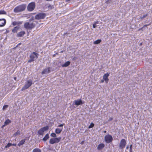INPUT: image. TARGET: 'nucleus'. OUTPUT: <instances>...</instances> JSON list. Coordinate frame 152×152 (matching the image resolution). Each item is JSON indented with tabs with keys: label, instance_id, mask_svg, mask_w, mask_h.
Instances as JSON below:
<instances>
[{
	"label": "nucleus",
	"instance_id": "f257e3e1",
	"mask_svg": "<svg viewBox=\"0 0 152 152\" xmlns=\"http://www.w3.org/2000/svg\"><path fill=\"white\" fill-rule=\"evenodd\" d=\"M26 4H22L16 7L13 10V11L15 13H18L24 10L26 7Z\"/></svg>",
	"mask_w": 152,
	"mask_h": 152
},
{
	"label": "nucleus",
	"instance_id": "f03ea898",
	"mask_svg": "<svg viewBox=\"0 0 152 152\" xmlns=\"http://www.w3.org/2000/svg\"><path fill=\"white\" fill-rule=\"evenodd\" d=\"M39 54L35 52H33L30 56V59L28 61V63H30L35 60L38 57Z\"/></svg>",
	"mask_w": 152,
	"mask_h": 152
},
{
	"label": "nucleus",
	"instance_id": "7ed1b4c3",
	"mask_svg": "<svg viewBox=\"0 0 152 152\" xmlns=\"http://www.w3.org/2000/svg\"><path fill=\"white\" fill-rule=\"evenodd\" d=\"M33 84L32 80L31 79H29L26 82L24 86L21 89V91H23L28 88Z\"/></svg>",
	"mask_w": 152,
	"mask_h": 152
},
{
	"label": "nucleus",
	"instance_id": "20e7f679",
	"mask_svg": "<svg viewBox=\"0 0 152 152\" xmlns=\"http://www.w3.org/2000/svg\"><path fill=\"white\" fill-rule=\"evenodd\" d=\"M46 16V14L44 12H41L37 14L35 16V19L39 20L44 19Z\"/></svg>",
	"mask_w": 152,
	"mask_h": 152
},
{
	"label": "nucleus",
	"instance_id": "39448f33",
	"mask_svg": "<svg viewBox=\"0 0 152 152\" xmlns=\"http://www.w3.org/2000/svg\"><path fill=\"white\" fill-rule=\"evenodd\" d=\"M61 138V137L51 138L49 142L50 144H52L58 143L60 142Z\"/></svg>",
	"mask_w": 152,
	"mask_h": 152
},
{
	"label": "nucleus",
	"instance_id": "423d86ee",
	"mask_svg": "<svg viewBox=\"0 0 152 152\" xmlns=\"http://www.w3.org/2000/svg\"><path fill=\"white\" fill-rule=\"evenodd\" d=\"M24 26L27 29H31L35 27V24L33 23H30L29 22H26L24 23Z\"/></svg>",
	"mask_w": 152,
	"mask_h": 152
},
{
	"label": "nucleus",
	"instance_id": "0eeeda50",
	"mask_svg": "<svg viewBox=\"0 0 152 152\" xmlns=\"http://www.w3.org/2000/svg\"><path fill=\"white\" fill-rule=\"evenodd\" d=\"M35 7V4L34 2H31L28 4L27 6L28 10L29 11H32L34 10Z\"/></svg>",
	"mask_w": 152,
	"mask_h": 152
},
{
	"label": "nucleus",
	"instance_id": "6e6552de",
	"mask_svg": "<svg viewBox=\"0 0 152 152\" xmlns=\"http://www.w3.org/2000/svg\"><path fill=\"white\" fill-rule=\"evenodd\" d=\"M126 144V140L124 139H122L121 140L119 145L120 149H123L125 147Z\"/></svg>",
	"mask_w": 152,
	"mask_h": 152
},
{
	"label": "nucleus",
	"instance_id": "1a4fd4ad",
	"mask_svg": "<svg viewBox=\"0 0 152 152\" xmlns=\"http://www.w3.org/2000/svg\"><path fill=\"white\" fill-rule=\"evenodd\" d=\"M113 140V137L110 135L108 134L105 136V142L107 143L111 142Z\"/></svg>",
	"mask_w": 152,
	"mask_h": 152
},
{
	"label": "nucleus",
	"instance_id": "9d476101",
	"mask_svg": "<svg viewBox=\"0 0 152 152\" xmlns=\"http://www.w3.org/2000/svg\"><path fill=\"white\" fill-rule=\"evenodd\" d=\"M73 103L75 105L78 106L83 104L84 103V102L82 101L81 99H77L75 100Z\"/></svg>",
	"mask_w": 152,
	"mask_h": 152
},
{
	"label": "nucleus",
	"instance_id": "9b49d317",
	"mask_svg": "<svg viewBox=\"0 0 152 152\" xmlns=\"http://www.w3.org/2000/svg\"><path fill=\"white\" fill-rule=\"evenodd\" d=\"M50 67H48L47 69H44L42 72V74H47L50 73Z\"/></svg>",
	"mask_w": 152,
	"mask_h": 152
},
{
	"label": "nucleus",
	"instance_id": "f8f14e48",
	"mask_svg": "<svg viewBox=\"0 0 152 152\" xmlns=\"http://www.w3.org/2000/svg\"><path fill=\"white\" fill-rule=\"evenodd\" d=\"M6 23V20L4 19H0V27L4 26Z\"/></svg>",
	"mask_w": 152,
	"mask_h": 152
},
{
	"label": "nucleus",
	"instance_id": "ddd939ff",
	"mask_svg": "<svg viewBox=\"0 0 152 152\" xmlns=\"http://www.w3.org/2000/svg\"><path fill=\"white\" fill-rule=\"evenodd\" d=\"M25 33V32L24 31H20L17 34V36L18 37H22Z\"/></svg>",
	"mask_w": 152,
	"mask_h": 152
},
{
	"label": "nucleus",
	"instance_id": "4468645a",
	"mask_svg": "<svg viewBox=\"0 0 152 152\" xmlns=\"http://www.w3.org/2000/svg\"><path fill=\"white\" fill-rule=\"evenodd\" d=\"M20 26H17L15 27L12 30V32L13 33L16 32L20 28Z\"/></svg>",
	"mask_w": 152,
	"mask_h": 152
},
{
	"label": "nucleus",
	"instance_id": "2eb2a0df",
	"mask_svg": "<svg viewBox=\"0 0 152 152\" xmlns=\"http://www.w3.org/2000/svg\"><path fill=\"white\" fill-rule=\"evenodd\" d=\"M104 146V145L103 143H101L99 144L97 147V149L99 150H101L102 148H103Z\"/></svg>",
	"mask_w": 152,
	"mask_h": 152
},
{
	"label": "nucleus",
	"instance_id": "dca6fc26",
	"mask_svg": "<svg viewBox=\"0 0 152 152\" xmlns=\"http://www.w3.org/2000/svg\"><path fill=\"white\" fill-rule=\"evenodd\" d=\"M22 23L20 21H14L12 22V24L13 26L16 25H18V26Z\"/></svg>",
	"mask_w": 152,
	"mask_h": 152
},
{
	"label": "nucleus",
	"instance_id": "f3484780",
	"mask_svg": "<svg viewBox=\"0 0 152 152\" xmlns=\"http://www.w3.org/2000/svg\"><path fill=\"white\" fill-rule=\"evenodd\" d=\"M49 138V136L48 134H46L42 139L43 141H46Z\"/></svg>",
	"mask_w": 152,
	"mask_h": 152
},
{
	"label": "nucleus",
	"instance_id": "a211bd4d",
	"mask_svg": "<svg viewBox=\"0 0 152 152\" xmlns=\"http://www.w3.org/2000/svg\"><path fill=\"white\" fill-rule=\"evenodd\" d=\"M26 139H24L21 140L18 144V145L19 146L23 145L26 141Z\"/></svg>",
	"mask_w": 152,
	"mask_h": 152
},
{
	"label": "nucleus",
	"instance_id": "6ab92c4d",
	"mask_svg": "<svg viewBox=\"0 0 152 152\" xmlns=\"http://www.w3.org/2000/svg\"><path fill=\"white\" fill-rule=\"evenodd\" d=\"M62 129L63 128H62L61 129L59 128L56 129L55 130V132L57 134H59L62 131Z\"/></svg>",
	"mask_w": 152,
	"mask_h": 152
},
{
	"label": "nucleus",
	"instance_id": "aec40b11",
	"mask_svg": "<svg viewBox=\"0 0 152 152\" xmlns=\"http://www.w3.org/2000/svg\"><path fill=\"white\" fill-rule=\"evenodd\" d=\"M70 64V62L69 61H67L65 63H64L62 65V66L63 67H67L69 66Z\"/></svg>",
	"mask_w": 152,
	"mask_h": 152
},
{
	"label": "nucleus",
	"instance_id": "412c9836",
	"mask_svg": "<svg viewBox=\"0 0 152 152\" xmlns=\"http://www.w3.org/2000/svg\"><path fill=\"white\" fill-rule=\"evenodd\" d=\"M43 131L42 128L39 129L37 132V133L40 135H43L44 133Z\"/></svg>",
	"mask_w": 152,
	"mask_h": 152
},
{
	"label": "nucleus",
	"instance_id": "4be33fe9",
	"mask_svg": "<svg viewBox=\"0 0 152 152\" xmlns=\"http://www.w3.org/2000/svg\"><path fill=\"white\" fill-rule=\"evenodd\" d=\"M11 123V121L9 119H7L4 122V124L2 126V127L6 125H8V124Z\"/></svg>",
	"mask_w": 152,
	"mask_h": 152
},
{
	"label": "nucleus",
	"instance_id": "5701e85b",
	"mask_svg": "<svg viewBox=\"0 0 152 152\" xmlns=\"http://www.w3.org/2000/svg\"><path fill=\"white\" fill-rule=\"evenodd\" d=\"M32 152H42V151L40 149L36 148L33 150Z\"/></svg>",
	"mask_w": 152,
	"mask_h": 152
},
{
	"label": "nucleus",
	"instance_id": "b1692460",
	"mask_svg": "<svg viewBox=\"0 0 152 152\" xmlns=\"http://www.w3.org/2000/svg\"><path fill=\"white\" fill-rule=\"evenodd\" d=\"M42 130L43 131V132H44L46 130H47L49 129V126H47L45 127H44L41 128Z\"/></svg>",
	"mask_w": 152,
	"mask_h": 152
},
{
	"label": "nucleus",
	"instance_id": "393cba45",
	"mask_svg": "<svg viewBox=\"0 0 152 152\" xmlns=\"http://www.w3.org/2000/svg\"><path fill=\"white\" fill-rule=\"evenodd\" d=\"M101 42V40L100 39H98L95 41L94 42V44H98L100 43Z\"/></svg>",
	"mask_w": 152,
	"mask_h": 152
},
{
	"label": "nucleus",
	"instance_id": "a878e982",
	"mask_svg": "<svg viewBox=\"0 0 152 152\" xmlns=\"http://www.w3.org/2000/svg\"><path fill=\"white\" fill-rule=\"evenodd\" d=\"M19 134H20V131L19 130H18L17 132H16L14 134V136H16L17 135Z\"/></svg>",
	"mask_w": 152,
	"mask_h": 152
},
{
	"label": "nucleus",
	"instance_id": "bb28decb",
	"mask_svg": "<svg viewBox=\"0 0 152 152\" xmlns=\"http://www.w3.org/2000/svg\"><path fill=\"white\" fill-rule=\"evenodd\" d=\"M6 12L3 10H0V15L1 14H6Z\"/></svg>",
	"mask_w": 152,
	"mask_h": 152
},
{
	"label": "nucleus",
	"instance_id": "cd10ccee",
	"mask_svg": "<svg viewBox=\"0 0 152 152\" xmlns=\"http://www.w3.org/2000/svg\"><path fill=\"white\" fill-rule=\"evenodd\" d=\"M94 125V124L93 123H91L90 125L88 126V128L90 129L93 127Z\"/></svg>",
	"mask_w": 152,
	"mask_h": 152
},
{
	"label": "nucleus",
	"instance_id": "c85d7f7f",
	"mask_svg": "<svg viewBox=\"0 0 152 152\" xmlns=\"http://www.w3.org/2000/svg\"><path fill=\"white\" fill-rule=\"evenodd\" d=\"M12 145V143H8V144L6 145L5 146V148H9Z\"/></svg>",
	"mask_w": 152,
	"mask_h": 152
},
{
	"label": "nucleus",
	"instance_id": "c756f323",
	"mask_svg": "<svg viewBox=\"0 0 152 152\" xmlns=\"http://www.w3.org/2000/svg\"><path fill=\"white\" fill-rule=\"evenodd\" d=\"M8 107V105H4L3 107V110H5Z\"/></svg>",
	"mask_w": 152,
	"mask_h": 152
},
{
	"label": "nucleus",
	"instance_id": "7c9ffc66",
	"mask_svg": "<svg viewBox=\"0 0 152 152\" xmlns=\"http://www.w3.org/2000/svg\"><path fill=\"white\" fill-rule=\"evenodd\" d=\"M50 136L55 138V137H56L57 136L55 133H53L50 134Z\"/></svg>",
	"mask_w": 152,
	"mask_h": 152
},
{
	"label": "nucleus",
	"instance_id": "2f4dec72",
	"mask_svg": "<svg viewBox=\"0 0 152 152\" xmlns=\"http://www.w3.org/2000/svg\"><path fill=\"white\" fill-rule=\"evenodd\" d=\"M129 152H132V145H131L129 146Z\"/></svg>",
	"mask_w": 152,
	"mask_h": 152
},
{
	"label": "nucleus",
	"instance_id": "473e14b6",
	"mask_svg": "<svg viewBox=\"0 0 152 152\" xmlns=\"http://www.w3.org/2000/svg\"><path fill=\"white\" fill-rule=\"evenodd\" d=\"M148 15L147 14L145 15H143V16H141L140 17V18L141 19H142L145 18V17H146Z\"/></svg>",
	"mask_w": 152,
	"mask_h": 152
},
{
	"label": "nucleus",
	"instance_id": "72a5a7b5",
	"mask_svg": "<svg viewBox=\"0 0 152 152\" xmlns=\"http://www.w3.org/2000/svg\"><path fill=\"white\" fill-rule=\"evenodd\" d=\"M109 80L107 77L106 78V74H105V82L107 83Z\"/></svg>",
	"mask_w": 152,
	"mask_h": 152
},
{
	"label": "nucleus",
	"instance_id": "f704fd0d",
	"mask_svg": "<svg viewBox=\"0 0 152 152\" xmlns=\"http://www.w3.org/2000/svg\"><path fill=\"white\" fill-rule=\"evenodd\" d=\"M64 125V124H60L58 126V127H63Z\"/></svg>",
	"mask_w": 152,
	"mask_h": 152
},
{
	"label": "nucleus",
	"instance_id": "c9c22d12",
	"mask_svg": "<svg viewBox=\"0 0 152 152\" xmlns=\"http://www.w3.org/2000/svg\"><path fill=\"white\" fill-rule=\"evenodd\" d=\"M96 24L95 23L93 24V27L94 28H96Z\"/></svg>",
	"mask_w": 152,
	"mask_h": 152
},
{
	"label": "nucleus",
	"instance_id": "e433bc0d",
	"mask_svg": "<svg viewBox=\"0 0 152 152\" xmlns=\"http://www.w3.org/2000/svg\"><path fill=\"white\" fill-rule=\"evenodd\" d=\"M104 74L103 75V80H102V82H104Z\"/></svg>",
	"mask_w": 152,
	"mask_h": 152
},
{
	"label": "nucleus",
	"instance_id": "4c0bfd02",
	"mask_svg": "<svg viewBox=\"0 0 152 152\" xmlns=\"http://www.w3.org/2000/svg\"><path fill=\"white\" fill-rule=\"evenodd\" d=\"M106 74V78L108 77V76H109V74L108 73L105 74Z\"/></svg>",
	"mask_w": 152,
	"mask_h": 152
},
{
	"label": "nucleus",
	"instance_id": "58836bf2",
	"mask_svg": "<svg viewBox=\"0 0 152 152\" xmlns=\"http://www.w3.org/2000/svg\"><path fill=\"white\" fill-rule=\"evenodd\" d=\"M12 145L14 146H16V144H12Z\"/></svg>",
	"mask_w": 152,
	"mask_h": 152
},
{
	"label": "nucleus",
	"instance_id": "ea45409f",
	"mask_svg": "<svg viewBox=\"0 0 152 152\" xmlns=\"http://www.w3.org/2000/svg\"><path fill=\"white\" fill-rule=\"evenodd\" d=\"M150 24H148V25H144L143 26V27H145V26H148Z\"/></svg>",
	"mask_w": 152,
	"mask_h": 152
},
{
	"label": "nucleus",
	"instance_id": "a19ab883",
	"mask_svg": "<svg viewBox=\"0 0 152 152\" xmlns=\"http://www.w3.org/2000/svg\"><path fill=\"white\" fill-rule=\"evenodd\" d=\"M129 148V145H127L126 147V149H127Z\"/></svg>",
	"mask_w": 152,
	"mask_h": 152
},
{
	"label": "nucleus",
	"instance_id": "79ce46f5",
	"mask_svg": "<svg viewBox=\"0 0 152 152\" xmlns=\"http://www.w3.org/2000/svg\"><path fill=\"white\" fill-rule=\"evenodd\" d=\"M112 119H113V118H110V119H109V121H111L112 120Z\"/></svg>",
	"mask_w": 152,
	"mask_h": 152
},
{
	"label": "nucleus",
	"instance_id": "37998d69",
	"mask_svg": "<svg viewBox=\"0 0 152 152\" xmlns=\"http://www.w3.org/2000/svg\"><path fill=\"white\" fill-rule=\"evenodd\" d=\"M83 142H84L83 141H82V142H81L80 144H83Z\"/></svg>",
	"mask_w": 152,
	"mask_h": 152
},
{
	"label": "nucleus",
	"instance_id": "c03bdc74",
	"mask_svg": "<svg viewBox=\"0 0 152 152\" xmlns=\"http://www.w3.org/2000/svg\"><path fill=\"white\" fill-rule=\"evenodd\" d=\"M70 0H65V1L66 2H68L70 1Z\"/></svg>",
	"mask_w": 152,
	"mask_h": 152
},
{
	"label": "nucleus",
	"instance_id": "a18cd8bd",
	"mask_svg": "<svg viewBox=\"0 0 152 152\" xmlns=\"http://www.w3.org/2000/svg\"><path fill=\"white\" fill-rule=\"evenodd\" d=\"M52 0H46L47 1H52Z\"/></svg>",
	"mask_w": 152,
	"mask_h": 152
},
{
	"label": "nucleus",
	"instance_id": "49530a36",
	"mask_svg": "<svg viewBox=\"0 0 152 152\" xmlns=\"http://www.w3.org/2000/svg\"><path fill=\"white\" fill-rule=\"evenodd\" d=\"M151 142H152V141H151Z\"/></svg>",
	"mask_w": 152,
	"mask_h": 152
}]
</instances>
